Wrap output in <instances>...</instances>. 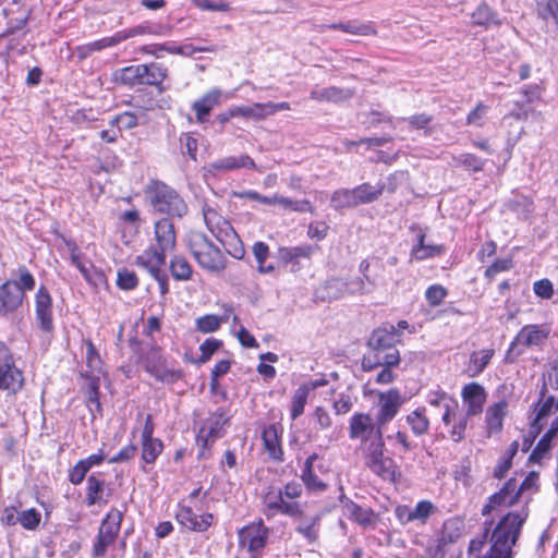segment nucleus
Returning <instances> with one entry per match:
<instances>
[{
    "label": "nucleus",
    "mask_w": 558,
    "mask_h": 558,
    "mask_svg": "<svg viewBox=\"0 0 558 558\" xmlns=\"http://www.w3.org/2000/svg\"><path fill=\"white\" fill-rule=\"evenodd\" d=\"M541 402L535 409V426L550 424L529 457L530 463H541L549 457V450L558 446V362L544 376Z\"/></svg>",
    "instance_id": "f257e3e1"
},
{
    "label": "nucleus",
    "mask_w": 558,
    "mask_h": 558,
    "mask_svg": "<svg viewBox=\"0 0 558 558\" xmlns=\"http://www.w3.org/2000/svg\"><path fill=\"white\" fill-rule=\"evenodd\" d=\"M526 518L527 511L525 508L502 517L492 533L488 558H511L512 546L515 544L520 529Z\"/></svg>",
    "instance_id": "f03ea898"
},
{
    "label": "nucleus",
    "mask_w": 558,
    "mask_h": 558,
    "mask_svg": "<svg viewBox=\"0 0 558 558\" xmlns=\"http://www.w3.org/2000/svg\"><path fill=\"white\" fill-rule=\"evenodd\" d=\"M150 205L155 211L181 218L187 211L183 198L171 187L156 183L150 190Z\"/></svg>",
    "instance_id": "0eeeda50"
},
{
    "label": "nucleus",
    "mask_w": 558,
    "mask_h": 558,
    "mask_svg": "<svg viewBox=\"0 0 558 558\" xmlns=\"http://www.w3.org/2000/svg\"><path fill=\"white\" fill-rule=\"evenodd\" d=\"M313 252L314 247L311 245L283 247L280 250V257L286 264L291 265V268L294 271L298 269L299 259H310Z\"/></svg>",
    "instance_id": "e433bc0d"
},
{
    "label": "nucleus",
    "mask_w": 558,
    "mask_h": 558,
    "mask_svg": "<svg viewBox=\"0 0 558 558\" xmlns=\"http://www.w3.org/2000/svg\"><path fill=\"white\" fill-rule=\"evenodd\" d=\"M8 281L14 282L21 289L23 295L26 291L35 288V278L26 267H20L14 274V278Z\"/></svg>",
    "instance_id": "5fc2aeb1"
},
{
    "label": "nucleus",
    "mask_w": 558,
    "mask_h": 558,
    "mask_svg": "<svg viewBox=\"0 0 558 558\" xmlns=\"http://www.w3.org/2000/svg\"><path fill=\"white\" fill-rule=\"evenodd\" d=\"M222 96L223 93L220 89L215 88L206 93L201 99L194 101L192 108L195 111L198 122L203 123L206 121L213 108L220 104Z\"/></svg>",
    "instance_id": "c756f323"
},
{
    "label": "nucleus",
    "mask_w": 558,
    "mask_h": 558,
    "mask_svg": "<svg viewBox=\"0 0 558 558\" xmlns=\"http://www.w3.org/2000/svg\"><path fill=\"white\" fill-rule=\"evenodd\" d=\"M317 460L318 456L316 453L311 454L306 459L301 478L310 490L322 492L326 488V484L318 477L315 472V461Z\"/></svg>",
    "instance_id": "c9c22d12"
},
{
    "label": "nucleus",
    "mask_w": 558,
    "mask_h": 558,
    "mask_svg": "<svg viewBox=\"0 0 558 558\" xmlns=\"http://www.w3.org/2000/svg\"><path fill=\"white\" fill-rule=\"evenodd\" d=\"M349 89H341L337 87H315L311 92V98L318 101H342L351 97Z\"/></svg>",
    "instance_id": "58836bf2"
},
{
    "label": "nucleus",
    "mask_w": 558,
    "mask_h": 558,
    "mask_svg": "<svg viewBox=\"0 0 558 558\" xmlns=\"http://www.w3.org/2000/svg\"><path fill=\"white\" fill-rule=\"evenodd\" d=\"M240 197L256 201L268 206L278 205L283 209H290L293 211L311 210V204L307 201H293L278 194L264 196L255 191H245L240 194Z\"/></svg>",
    "instance_id": "2eb2a0df"
},
{
    "label": "nucleus",
    "mask_w": 558,
    "mask_h": 558,
    "mask_svg": "<svg viewBox=\"0 0 558 558\" xmlns=\"http://www.w3.org/2000/svg\"><path fill=\"white\" fill-rule=\"evenodd\" d=\"M495 351L493 349H481L474 351L470 355L469 363L466 365V373L470 377H476L486 368L490 363Z\"/></svg>",
    "instance_id": "72a5a7b5"
},
{
    "label": "nucleus",
    "mask_w": 558,
    "mask_h": 558,
    "mask_svg": "<svg viewBox=\"0 0 558 558\" xmlns=\"http://www.w3.org/2000/svg\"><path fill=\"white\" fill-rule=\"evenodd\" d=\"M471 19L474 25L483 26L485 28L500 24L497 15L486 4L478 5L472 13Z\"/></svg>",
    "instance_id": "49530a36"
},
{
    "label": "nucleus",
    "mask_w": 558,
    "mask_h": 558,
    "mask_svg": "<svg viewBox=\"0 0 558 558\" xmlns=\"http://www.w3.org/2000/svg\"><path fill=\"white\" fill-rule=\"evenodd\" d=\"M327 385L325 379H314L302 384L291 399V418L296 420L304 413L310 395L317 388Z\"/></svg>",
    "instance_id": "aec40b11"
},
{
    "label": "nucleus",
    "mask_w": 558,
    "mask_h": 558,
    "mask_svg": "<svg viewBox=\"0 0 558 558\" xmlns=\"http://www.w3.org/2000/svg\"><path fill=\"white\" fill-rule=\"evenodd\" d=\"M447 294V289L441 284H432L425 292V299L430 306L435 307L441 304Z\"/></svg>",
    "instance_id": "680f3d73"
},
{
    "label": "nucleus",
    "mask_w": 558,
    "mask_h": 558,
    "mask_svg": "<svg viewBox=\"0 0 558 558\" xmlns=\"http://www.w3.org/2000/svg\"><path fill=\"white\" fill-rule=\"evenodd\" d=\"M228 416L225 412L211 413L202 424L196 441L203 448L213 444L216 439L222 437L223 427L228 423Z\"/></svg>",
    "instance_id": "ddd939ff"
},
{
    "label": "nucleus",
    "mask_w": 558,
    "mask_h": 558,
    "mask_svg": "<svg viewBox=\"0 0 558 558\" xmlns=\"http://www.w3.org/2000/svg\"><path fill=\"white\" fill-rule=\"evenodd\" d=\"M85 345H86V364L88 366V368L90 369V376H92V381H90V390H92V395L89 397V401L92 403H96L97 407H99V402H98V384L96 383L95 378L97 377V374H99L101 372V360H100V356L97 352V350L95 349V345L93 344V342L90 340H85Z\"/></svg>",
    "instance_id": "bb28decb"
},
{
    "label": "nucleus",
    "mask_w": 558,
    "mask_h": 558,
    "mask_svg": "<svg viewBox=\"0 0 558 558\" xmlns=\"http://www.w3.org/2000/svg\"><path fill=\"white\" fill-rule=\"evenodd\" d=\"M381 424L366 413H355L350 420L349 436L351 439H360L362 449L369 445L383 442Z\"/></svg>",
    "instance_id": "6e6552de"
},
{
    "label": "nucleus",
    "mask_w": 558,
    "mask_h": 558,
    "mask_svg": "<svg viewBox=\"0 0 558 558\" xmlns=\"http://www.w3.org/2000/svg\"><path fill=\"white\" fill-rule=\"evenodd\" d=\"M388 351L377 352V353H368L363 357V368L366 371H371L379 365L391 367L399 363L400 355L398 350L393 349L392 347L390 349H387Z\"/></svg>",
    "instance_id": "7c9ffc66"
},
{
    "label": "nucleus",
    "mask_w": 558,
    "mask_h": 558,
    "mask_svg": "<svg viewBox=\"0 0 558 558\" xmlns=\"http://www.w3.org/2000/svg\"><path fill=\"white\" fill-rule=\"evenodd\" d=\"M444 253L442 245L425 244V235L418 234L417 244L412 247L411 257L415 260H425Z\"/></svg>",
    "instance_id": "4c0bfd02"
},
{
    "label": "nucleus",
    "mask_w": 558,
    "mask_h": 558,
    "mask_svg": "<svg viewBox=\"0 0 558 558\" xmlns=\"http://www.w3.org/2000/svg\"><path fill=\"white\" fill-rule=\"evenodd\" d=\"M537 489V471H531L519 487L515 480H510L500 492L489 498L488 502L483 508V514H488L500 507H510L519 497H529Z\"/></svg>",
    "instance_id": "7ed1b4c3"
},
{
    "label": "nucleus",
    "mask_w": 558,
    "mask_h": 558,
    "mask_svg": "<svg viewBox=\"0 0 558 558\" xmlns=\"http://www.w3.org/2000/svg\"><path fill=\"white\" fill-rule=\"evenodd\" d=\"M383 185H371L368 183L361 184L353 189L357 205L372 203L383 193Z\"/></svg>",
    "instance_id": "37998d69"
},
{
    "label": "nucleus",
    "mask_w": 558,
    "mask_h": 558,
    "mask_svg": "<svg viewBox=\"0 0 558 558\" xmlns=\"http://www.w3.org/2000/svg\"><path fill=\"white\" fill-rule=\"evenodd\" d=\"M125 40V36H121V33H117L111 37L101 38L99 40L93 41L86 46H84L82 49L84 51V54H89L94 51H100L108 47H113L120 43Z\"/></svg>",
    "instance_id": "603ef678"
},
{
    "label": "nucleus",
    "mask_w": 558,
    "mask_h": 558,
    "mask_svg": "<svg viewBox=\"0 0 558 558\" xmlns=\"http://www.w3.org/2000/svg\"><path fill=\"white\" fill-rule=\"evenodd\" d=\"M398 337L399 335H397L393 325L376 329L368 340V345L372 349L371 353L383 352L390 349L398 341Z\"/></svg>",
    "instance_id": "a878e982"
},
{
    "label": "nucleus",
    "mask_w": 558,
    "mask_h": 558,
    "mask_svg": "<svg viewBox=\"0 0 558 558\" xmlns=\"http://www.w3.org/2000/svg\"><path fill=\"white\" fill-rule=\"evenodd\" d=\"M263 442L266 452L274 460H282V448L280 441V430L276 425H269L263 430Z\"/></svg>",
    "instance_id": "2f4dec72"
},
{
    "label": "nucleus",
    "mask_w": 558,
    "mask_h": 558,
    "mask_svg": "<svg viewBox=\"0 0 558 558\" xmlns=\"http://www.w3.org/2000/svg\"><path fill=\"white\" fill-rule=\"evenodd\" d=\"M144 71V64H135L125 66L116 72V78L123 84L136 85L141 84L142 72Z\"/></svg>",
    "instance_id": "de8ad7c7"
},
{
    "label": "nucleus",
    "mask_w": 558,
    "mask_h": 558,
    "mask_svg": "<svg viewBox=\"0 0 558 558\" xmlns=\"http://www.w3.org/2000/svg\"><path fill=\"white\" fill-rule=\"evenodd\" d=\"M171 275L175 280L185 281L191 278L192 267L183 256H174L170 262Z\"/></svg>",
    "instance_id": "8fccbe9b"
},
{
    "label": "nucleus",
    "mask_w": 558,
    "mask_h": 558,
    "mask_svg": "<svg viewBox=\"0 0 558 558\" xmlns=\"http://www.w3.org/2000/svg\"><path fill=\"white\" fill-rule=\"evenodd\" d=\"M144 366L158 380L173 383L180 378V372L169 368L158 351H153L146 356Z\"/></svg>",
    "instance_id": "6ab92c4d"
},
{
    "label": "nucleus",
    "mask_w": 558,
    "mask_h": 558,
    "mask_svg": "<svg viewBox=\"0 0 558 558\" xmlns=\"http://www.w3.org/2000/svg\"><path fill=\"white\" fill-rule=\"evenodd\" d=\"M449 404L450 405H447L446 411L441 414V421L448 437L452 441L459 442L464 438L469 416L459 409L457 402H450Z\"/></svg>",
    "instance_id": "f8f14e48"
},
{
    "label": "nucleus",
    "mask_w": 558,
    "mask_h": 558,
    "mask_svg": "<svg viewBox=\"0 0 558 558\" xmlns=\"http://www.w3.org/2000/svg\"><path fill=\"white\" fill-rule=\"evenodd\" d=\"M70 260L82 274L84 279L92 286L97 287L104 282V275L90 260H88L75 244H68Z\"/></svg>",
    "instance_id": "f3484780"
},
{
    "label": "nucleus",
    "mask_w": 558,
    "mask_h": 558,
    "mask_svg": "<svg viewBox=\"0 0 558 558\" xmlns=\"http://www.w3.org/2000/svg\"><path fill=\"white\" fill-rule=\"evenodd\" d=\"M203 215L207 228L228 253L235 258H241L244 251L231 225L213 208H205Z\"/></svg>",
    "instance_id": "423d86ee"
},
{
    "label": "nucleus",
    "mask_w": 558,
    "mask_h": 558,
    "mask_svg": "<svg viewBox=\"0 0 558 558\" xmlns=\"http://www.w3.org/2000/svg\"><path fill=\"white\" fill-rule=\"evenodd\" d=\"M402 403V397L397 389L379 392L378 412L376 415L377 423L385 425L390 422L398 414Z\"/></svg>",
    "instance_id": "dca6fc26"
},
{
    "label": "nucleus",
    "mask_w": 558,
    "mask_h": 558,
    "mask_svg": "<svg viewBox=\"0 0 558 558\" xmlns=\"http://www.w3.org/2000/svg\"><path fill=\"white\" fill-rule=\"evenodd\" d=\"M175 520L180 525L190 531L204 532L213 524L214 517L210 513L197 515L190 507L179 505Z\"/></svg>",
    "instance_id": "a211bd4d"
},
{
    "label": "nucleus",
    "mask_w": 558,
    "mask_h": 558,
    "mask_svg": "<svg viewBox=\"0 0 558 558\" xmlns=\"http://www.w3.org/2000/svg\"><path fill=\"white\" fill-rule=\"evenodd\" d=\"M551 333V325L529 324L524 325L511 341L507 359L513 361L525 353L527 349H542Z\"/></svg>",
    "instance_id": "39448f33"
},
{
    "label": "nucleus",
    "mask_w": 558,
    "mask_h": 558,
    "mask_svg": "<svg viewBox=\"0 0 558 558\" xmlns=\"http://www.w3.org/2000/svg\"><path fill=\"white\" fill-rule=\"evenodd\" d=\"M405 421L410 426L412 433L416 436H422L428 432L429 420L426 415V409L421 407L405 416Z\"/></svg>",
    "instance_id": "ea45409f"
},
{
    "label": "nucleus",
    "mask_w": 558,
    "mask_h": 558,
    "mask_svg": "<svg viewBox=\"0 0 558 558\" xmlns=\"http://www.w3.org/2000/svg\"><path fill=\"white\" fill-rule=\"evenodd\" d=\"M23 300V293L14 282H4L0 286V315H7L17 310Z\"/></svg>",
    "instance_id": "4be33fe9"
},
{
    "label": "nucleus",
    "mask_w": 558,
    "mask_h": 558,
    "mask_svg": "<svg viewBox=\"0 0 558 558\" xmlns=\"http://www.w3.org/2000/svg\"><path fill=\"white\" fill-rule=\"evenodd\" d=\"M211 169L215 170H234L240 168H248L256 169L258 171H263V169L258 168L254 160L247 155L240 156H229L217 160L210 165Z\"/></svg>",
    "instance_id": "473e14b6"
},
{
    "label": "nucleus",
    "mask_w": 558,
    "mask_h": 558,
    "mask_svg": "<svg viewBox=\"0 0 558 558\" xmlns=\"http://www.w3.org/2000/svg\"><path fill=\"white\" fill-rule=\"evenodd\" d=\"M138 279L134 271L126 268L118 270L117 286L122 290H133L137 287Z\"/></svg>",
    "instance_id": "13d9d810"
},
{
    "label": "nucleus",
    "mask_w": 558,
    "mask_h": 558,
    "mask_svg": "<svg viewBox=\"0 0 558 558\" xmlns=\"http://www.w3.org/2000/svg\"><path fill=\"white\" fill-rule=\"evenodd\" d=\"M298 519L300 520V523L296 526V531L310 542H314L318 535L317 526L319 518L317 515L307 518L303 514Z\"/></svg>",
    "instance_id": "09e8293b"
},
{
    "label": "nucleus",
    "mask_w": 558,
    "mask_h": 558,
    "mask_svg": "<svg viewBox=\"0 0 558 558\" xmlns=\"http://www.w3.org/2000/svg\"><path fill=\"white\" fill-rule=\"evenodd\" d=\"M507 408L508 404L506 401H499L487 409L485 420L489 435L501 430L504 417L507 414Z\"/></svg>",
    "instance_id": "f704fd0d"
},
{
    "label": "nucleus",
    "mask_w": 558,
    "mask_h": 558,
    "mask_svg": "<svg viewBox=\"0 0 558 558\" xmlns=\"http://www.w3.org/2000/svg\"><path fill=\"white\" fill-rule=\"evenodd\" d=\"M462 400L466 407L465 414L468 416L476 415L482 412L486 401V392L484 388L476 383L465 385L461 392Z\"/></svg>",
    "instance_id": "412c9836"
},
{
    "label": "nucleus",
    "mask_w": 558,
    "mask_h": 558,
    "mask_svg": "<svg viewBox=\"0 0 558 558\" xmlns=\"http://www.w3.org/2000/svg\"><path fill=\"white\" fill-rule=\"evenodd\" d=\"M122 512L118 509H112L102 520L98 533L116 539L120 532Z\"/></svg>",
    "instance_id": "79ce46f5"
},
{
    "label": "nucleus",
    "mask_w": 558,
    "mask_h": 558,
    "mask_svg": "<svg viewBox=\"0 0 558 558\" xmlns=\"http://www.w3.org/2000/svg\"><path fill=\"white\" fill-rule=\"evenodd\" d=\"M363 456L365 464L377 476L385 481L395 482L399 475L398 466L393 459L385 454V442H377V445H369L368 448H363Z\"/></svg>",
    "instance_id": "1a4fd4ad"
},
{
    "label": "nucleus",
    "mask_w": 558,
    "mask_h": 558,
    "mask_svg": "<svg viewBox=\"0 0 558 558\" xmlns=\"http://www.w3.org/2000/svg\"><path fill=\"white\" fill-rule=\"evenodd\" d=\"M195 7L203 11L227 12L230 7L225 1L191 0Z\"/></svg>",
    "instance_id": "0e129e2a"
},
{
    "label": "nucleus",
    "mask_w": 558,
    "mask_h": 558,
    "mask_svg": "<svg viewBox=\"0 0 558 558\" xmlns=\"http://www.w3.org/2000/svg\"><path fill=\"white\" fill-rule=\"evenodd\" d=\"M264 514L267 518H274L278 513H282L292 518H301L303 515V508L296 501H286L281 490L268 492L263 500Z\"/></svg>",
    "instance_id": "9b49d317"
},
{
    "label": "nucleus",
    "mask_w": 558,
    "mask_h": 558,
    "mask_svg": "<svg viewBox=\"0 0 558 558\" xmlns=\"http://www.w3.org/2000/svg\"><path fill=\"white\" fill-rule=\"evenodd\" d=\"M167 75V71L158 63L144 64L141 76V84L158 85Z\"/></svg>",
    "instance_id": "a18cd8bd"
},
{
    "label": "nucleus",
    "mask_w": 558,
    "mask_h": 558,
    "mask_svg": "<svg viewBox=\"0 0 558 558\" xmlns=\"http://www.w3.org/2000/svg\"><path fill=\"white\" fill-rule=\"evenodd\" d=\"M331 205L335 209L357 206L353 189L352 190L343 189V190L336 191L331 196Z\"/></svg>",
    "instance_id": "3c124183"
},
{
    "label": "nucleus",
    "mask_w": 558,
    "mask_h": 558,
    "mask_svg": "<svg viewBox=\"0 0 558 558\" xmlns=\"http://www.w3.org/2000/svg\"><path fill=\"white\" fill-rule=\"evenodd\" d=\"M187 245L191 254L203 269L210 272H220L225 269L227 259L223 253L202 232H191Z\"/></svg>",
    "instance_id": "20e7f679"
},
{
    "label": "nucleus",
    "mask_w": 558,
    "mask_h": 558,
    "mask_svg": "<svg viewBox=\"0 0 558 558\" xmlns=\"http://www.w3.org/2000/svg\"><path fill=\"white\" fill-rule=\"evenodd\" d=\"M166 262V253L157 247H149L137 255L134 264L148 271L150 276H157Z\"/></svg>",
    "instance_id": "393cba45"
},
{
    "label": "nucleus",
    "mask_w": 558,
    "mask_h": 558,
    "mask_svg": "<svg viewBox=\"0 0 558 558\" xmlns=\"http://www.w3.org/2000/svg\"><path fill=\"white\" fill-rule=\"evenodd\" d=\"M142 51L147 54L155 56L156 58H162L165 52L190 57V56H193L195 52L204 51V49L195 48L192 45L179 46L174 43H168V44H161V45L160 44L147 45L142 48Z\"/></svg>",
    "instance_id": "c85d7f7f"
},
{
    "label": "nucleus",
    "mask_w": 558,
    "mask_h": 558,
    "mask_svg": "<svg viewBox=\"0 0 558 558\" xmlns=\"http://www.w3.org/2000/svg\"><path fill=\"white\" fill-rule=\"evenodd\" d=\"M104 493V481L96 477L95 475H90L87 478V488H86V502L88 506H94L100 502H107V500L102 499Z\"/></svg>",
    "instance_id": "c03bdc74"
},
{
    "label": "nucleus",
    "mask_w": 558,
    "mask_h": 558,
    "mask_svg": "<svg viewBox=\"0 0 558 558\" xmlns=\"http://www.w3.org/2000/svg\"><path fill=\"white\" fill-rule=\"evenodd\" d=\"M17 519V523H20L22 527L28 531H34L38 527L40 523L41 514L36 509L31 508L19 512Z\"/></svg>",
    "instance_id": "6e6d98bb"
},
{
    "label": "nucleus",
    "mask_w": 558,
    "mask_h": 558,
    "mask_svg": "<svg viewBox=\"0 0 558 558\" xmlns=\"http://www.w3.org/2000/svg\"><path fill=\"white\" fill-rule=\"evenodd\" d=\"M221 319L219 316L208 314L196 319V328L203 333L214 332L219 329Z\"/></svg>",
    "instance_id": "052dcab7"
},
{
    "label": "nucleus",
    "mask_w": 558,
    "mask_h": 558,
    "mask_svg": "<svg viewBox=\"0 0 558 558\" xmlns=\"http://www.w3.org/2000/svg\"><path fill=\"white\" fill-rule=\"evenodd\" d=\"M155 239L158 248L163 253L171 252L175 246L177 235L174 226L168 218H162L155 223Z\"/></svg>",
    "instance_id": "b1692460"
},
{
    "label": "nucleus",
    "mask_w": 558,
    "mask_h": 558,
    "mask_svg": "<svg viewBox=\"0 0 558 558\" xmlns=\"http://www.w3.org/2000/svg\"><path fill=\"white\" fill-rule=\"evenodd\" d=\"M456 162L472 171H481L484 167V160L472 154H461L456 158Z\"/></svg>",
    "instance_id": "e2e57ef3"
},
{
    "label": "nucleus",
    "mask_w": 558,
    "mask_h": 558,
    "mask_svg": "<svg viewBox=\"0 0 558 558\" xmlns=\"http://www.w3.org/2000/svg\"><path fill=\"white\" fill-rule=\"evenodd\" d=\"M162 442L160 439H148L142 441V459L146 463H154L162 451Z\"/></svg>",
    "instance_id": "864d4df0"
},
{
    "label": "nucleus",
    "mask_w": 558,
    "mask_h": 558,
    "mask_svg": "<svg viewBox=\"0 0 558 558\" xmlns=\"http://www.w3.org/2000/svg\"><path fill=\"white\" fill-rule=\"evenodd\" d=\"M316 295L324 301L336 300L345 295L344 279L332 278L327 280L322 287L317 289Z\"/></svg>",
    "instance_id": "a19ab883"
},
{
    "label": "nucleus",
    "mask_w": 558,
    "mask_h": 558,
    "mask_svg": "<svg viewBox=\"0 0 558 558\" xmlns=\"http://www.w3.org/2000/svg\"><path fill=\"white\" fill-rule=\"evenodd\" d=\"M239 116L253 119V120H263L267 118L266 114V104L256 102L251 106H238Z\"/></svg>",
    "instance_id": "4d7b16f0"
},
{
    "label": "nucleus",
    "mask_w": 558,
    "mask_h": 558,
    "mask_svg": "<svg viewBox=\"0 0 558 558\" xmlns=\"http://www.w3.org/2000/svg\"><path fill=\"white\" fill-rule=\"evenodd\" d=\"M24 378L22 372L12 364L0 367V390L14 395L23 387Z\"/></svg>",
    "instance_id": "cd10ccee"
},
{
    "label": "nucleus",
    "mask_w": 558,
    "mask_h": 558,
    "mask_svg": "<svg viewBox=\"0 0 558 558\" xmlns=\"http://www.w3.org/2000/svg\"><path fill=\"white\" fill-rule=\"evenodd\" d=\"M371 290L366 287V283L362 278H350L344 279V293L345 294H356V293H366Z\"/></svg>",
    "instance_id": "338daca9"
},
{
    "label": "nucleus",
    "mask_w": 558,
    "mask_h": 558,
    "mask_svg": "<svg viewBox=\"0 0 558 558\" xmlns=\"http://www.w3.org/2000/svg\"><path fill=\"white\" fill-rule=\"evenodd\" d=\"M232 333L238 338L240 343L245 348H257L258 342L254 338V336L243 326H240L239 329H235V326L232 327Z\"/></svg>",
    "instance_id": "69168bd1"
},
{
    "label": "nucleus",
    "mask_w": 558,
    "mask_h": 558,
    "mask_svg": "<svg viewBox=\"0 0 558 558\" xmlns=\"http://www.w3.org/2000/svg\"><path fill=\"white\" fill-rule=\"evenodd\" d=\"M412 514H409L412 518V521H420L425 523L428 517L434 512L435 506L428 500H422L416 504L414 508H411Z\"/></svg>",
    "instance_id": "bf43d9fd"
},
{
    "label": "nucleus",
    "mask_w": 558,
    "mask_h": 558,
    "mask_svg": "<svg viewBox=\"0 0 558 558\" xmlns=\"http://www.w3.org/2000/svg\"><path fill=\"white\" fill-rule=\"evenodd\" d=\"M114 538L99 534L97 535L96 542L93 546V556L95 558L104 557L110 545L114 543Z\"/></svg>",
    "instance_id": "774afa93"
},
{
    "label": "nucleus",
    "mask_w": 558,
    "mask_h": 558,
    "mask_svg": "<svg viewBox=\"0 0 558 558\" xmlns=\"http://www.w3.org/2000/svg\"><path fill=\"white\" fill-rule=\"evenodd\" d=\"M341 504L343 514L359 525L367 527L376 523V514L371 508H363L348 498L341 499Z\"/></svg>",
    "instance_id": "5701e85b"
},
{
    "label": "nucleus",
    "mask_w": 558,
    "mask_h": 558,
    "mask_svg": "<svg viewBox=\"0 0 558 558\" xmlns=\"http://www.w3.org/2000/svg\"><path fill=\"white\" fill-rule=\"evenodd\" d=\"M35 314L40 329L51 332L53 329V303L46 287L41 286L35 294Z\"/></svg>",
    "instance_id": "4468645a"
},
{
    "label": "nucleus",
    "mask_w": 558,
    "mask_h": 558,
    "mask_svg": "<svg viewBox=\"0 0 558 558\" xmlns=\"http://www.w3.org/2000/svg\"><path fill=\"white\" fill-rule=\"evenodd\" d=\"M268 529L262 523H252L239 531V546L250 558H257L266 545Z\"/></svg>",
    "instance_id": "9d476101"
}]
</instances>
